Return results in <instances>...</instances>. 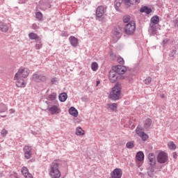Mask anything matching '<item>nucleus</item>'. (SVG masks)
<instances>
[{
    "label": "nucleus",
    "mask_w": 178,
    "mask_h": 178,
    "mask_svg": "<svg viewBox=\"0 0 178 178\" xmlns=\"http://www.w3.org/2000/svg\"><path fill=\"white\" fill-rule=\"evenodd\" d=\"M49 175L51 178H60L61 173L59 170V161L56 160L50 164Z\"/></svg>",
    "instance_id": "f257e3e1"
},
{
    "label": "nucleus",
    "mask_w": 178,
    "mask_h": 178,
    "mask_svg": "<svg viewBox=\"0 0 178 178\" xmlns=\"http://www.w3.org/2000/svg\"><path fill=\"white\" fill-rule=\"evenodd\" d=\"M122 94V86L119 83H116L112 88L110 92V99L111 101H118L120 99V95Z\"/></svg>",
    "instance_id": "f03ea898"
},
{
    "label": "nucleus",
    "mask_w": 178,
    "mask_h": 178,
    "mask_svg": "<svg viewBox=\"0 0 178 178\" xmlns=\"http://www.w3.org/2000/svg\"><path fill=\"white\" fill-rule=\"evenodd\" d=\"M124 31L127 35H133L134 31H136V22L131 21L126 24L124 27Z\"/></svg>",
    "instance_id": "7ed1b4c3"
},
{
    "label": "nucleus",
    "mask_w": 178,
    "mask_h": 178,
    "mask_svg": "<svg viewBox=\"0 0 178 178\" xmlns=\"http://www.w3.org/2000/svg\"><path fill=\"white\" fill-rule=\"evenodd\" d=\"M29 74H30V70L26 67H20L17 72L15 74V79H26V77H29Z\"/></svg>",
    "instance_id": "20e7f679"
},
{
    "label": "nucleus",
    "mask_w": 178,
    "mask_h": 178,
    "mask_svg": "<svg viewBox=\"0 0 178 178\" xmlns=\"http://www.w3.org/2000/svg\"><path fill=\"white\" fill-rule=\"evenodd\" d=\"M136 133L143 141H147V140H148V135L144 132V129L140 126L137 127L136 129Z\"/></svg>",
    "instance_id": "39448f33"
},
{
    "label": "nucleus",
    "mask_w": 178,
    "mask_h": 178,
    "mask_svg": "<svg viewBox=\"0 0 178 178\" xmlns=\"http://www.w3.org/2000/svg\"><path fill=\"white\" fill-rule=\"evenodd\" d=\"M169 157L168 156V154H166L165 152H159L157 156V161L159 163H166Z\"/></svg>",
    "instance_id": "423d86ee"
},
{
    "label": "nucleus",
    "mask_w": 178,
    "mask_h": 178,
    "mask_svg": "<svg viewBox=\"0 0 178 178\" xmlns=\"http://www.w3.org/2000/svg\"><path fill=\"white\" fill-rule=\"evenodd\" d=\"M32 79L36 83H41V81H47V76L42 74L35 73L32 75Z\"/></svg>",
    "instance_id": "0eeeda50"
},
{
    "label": "nucleus",
    "mask_w": 178,
    "mask_h": 178,
    "mask_svg": "<svg viewBox=\"0 0 178 178\" xmlns=\"http://www.w3.org/2000/svg\"><path fill=\"white\" fill-rule=\"evenodd\" d=\"M113 70L117 74H124L125 72H127V68L125 66L116 65L113 67Z\"/></svg>",
    "instance_id": "6e6552de"
},
{
    "label": "nucleus",
    "mask_w": 178,
    "mask_h": 178,
    "mask_svg": "<svg viewBox=\"0 0 178 178\" xmlns=\"http://www.w3.org/2000/svg\"><path fill=\"white\" fill-rule=\"evenodd\" d=\"M24 158L26 159H30V158H31V155H32V148L31 146L29 145H25L24 147Z\"/></svg>",
    "instance_id": "1a4fd4ad"
},
{
    "label": "nucleus",
    "mask_w": 178,
    "mask_h": 178,
    "mask_svg": "<svg viewBox=\"0 0 178 178\" xmlns=\"http://www.w3.org/2000/svg\"><path fill=\"white\" fill-rule=\"evenodd\" d=\"M48 111L51 113V115H58V113H60V112H62L60 108H59L58 106L56 105H53L51 107H49Z\"/></svg>",
    "instance_id": "9d476101"
},
{
    "label": "nucleus",
    "mask_w": 178,
    "mask_h": 178,
    "mask_svg": "<svg viewBox=\"0 0 178 178\" xmlns=\"http://www.w3.org/2000/svg\"><path fill=\"white\" fill-rule=\"evenodd\" d=\"M122 175H123V171L120 168H115L111 172V178H122Z\"/></svg>",
    "instance_id": "9b49d317"
},
{
    "label": "nucleus",
    "mask_w": 178,
    "mask_h": 178,
    "mask_svg": "<svg viewBox=\"0 0 178 178\" xmlns=\"http://www.w3.org/2000/svg\"><path fill=\"white\" fill-rule=\"evenodd\" d=\"M149 164L152 168H154L156 163V159H155V155L154 153H149L148 156Z\"/></svg>",
    "instance_id": "f8f14e48"
},
{
    "label": "nucleus",
    "mask_w": 178,
    "mask_h": 178,
    "mask_svg": "<svg viewBox=\"0 0 178 178\" xmlns=\"http://www.w3.org/2000/svg\"><path fill=\"white\" fill-rule=\"evenodd\" d=\"M118 74L115 71H111L108 74V78L111 81V83H115L116 80H118Z\"/></svg>",
    "instance_id": "ddd939ff"
},
{
    "label": "nucleus",
    "mask_w": 178,
    "mask_h": 178,
    "mask_svg": "<svg viewBox=\"0 0 178 178\" xmlns=\"http://www.w3.org/2000/svg\"><path fill=\"white\" fill-rule=\"evenodd\" d=\"M14 80H17V87H26V83H24V79H23V78H16V75H15Z\"/></svg>",
    "instance_id": "4468645a"
},
{
    "label": "nucleus",
    "mask_w": 178,
    "mask_h": 178,
    "mask_svg": "<svg viewBox=\"0 0 178 178\" xmlns=\"http://www.w3.org/2000/svg\"><path fill=\"white\" fill-rule=\"evenodd\" d=\"M122 2H124V5L127 6V8H129V6H131V5H137L140 0H122Z\"/></svg>",
    "instance_id": "2eb2a0df"
},
{
    "label": "nucleus",
    "mask_w": 178,
    "mask_h": 178,
    "mask_svg": "<svg viewBox=\"0 0 178 178\" xmlns=\"http://www.w3.org/2000/svg\"><path fill=\"white\" fill-rule=\"evenodd\" d=\"M105 9L104 6H99L96 10V16L97 17H102L104 16V13H105Z\"/></svg>",
    "instance_id": "dca6fc26"
},
{
    "label": "nucleus",
    "mask_w": 178,
    "mask_h": 178,
    "mask_svg": "<svg viewBox=\"0 0 178 178\" xmlns=\"http://www.w3.org/2000/svg\"><path fill=\"white\" fill-rule=\"evenodd\" d=\"M29 38L30 40H35L36 42H38V41H41V38L35 33H29Z\"/></svg>",
    "instance_id": "f3484780"
},
{
    "label": "nucleus",
    "mask_w": 178,
    "mask_h": 178,
    "mask_svg": "<svg viewBox=\"0 0 178 178\" xmlns=\"http://www.w3.org/2000/svg\"><path fill=\"white\" fill-rule=\"evenodd\" d=\"M148 31L150 35H155V34H156V25L154 24H149V28Z\"/></svg>",
    "instance_id": "a211bd4d"
},
{
    "label": "nucleus",
    "mask_w": 178,
    "mask_h": 178,
    "mask_svg": "<svg viewBox=\"0 0 178 178\" xmlns=\"http://www.w3.org/2000/svg\"><path fill=\"white\" fill-rule=\"evenodd\" d=\"M9 30V26H8V24L3 22H0V31H2V33H7V31Z\"/></svg>",
    "instance_id": "6ab92c4d"
},
{
    "label": "nucleus",
    "mask_w": 178,
    "mask_h": 178,
    "mask_svg": "<svg viewBox=\"0 0 178 178\" xmlns=\"http://www.w3.org/2000/svg\"><path fill=\"white\" fill-rule=\"evenodd\" d=\"M69 113L70 115H72V116H74V118H77L79 116V111H77V109L74 107H71L69 109Z\"/></svg>",
    "instance_id": "aec40b11"
},
{
    "label": "nucleus",
    "mask_w": 178,
    "mask_h": 178,
    "mask_svg": "<svg viewBox=\"0 0 178 178\" xmlns=\"http://www.w3.org/2000/svg\"><path fill=\"white\" fill-rule=\"evenodd\" d=\"M69 40L72 47H77V44H79V40H77V38H74V36H71L70 37Z\"/></svg>",
    "instance_id": "412c9836"
},
{
    "label": "nucleus",
    "mask_w": 178,
    "mask_h": 178,
    "mask_svg": "<svg viewBox=\"0 0 178 178\" xmlns=\"http://www.w3.org/2000/svg\"><path fill=\"white\" fill-rule=\"evenodd\" d=\"M140 12L141 13H146L147 15H149V13L152 12V10L147 6H143L140 8Z\"/></svg>",
    "instance_id": "4be33fe9"
},
{
    "label": "nucleus",
    "mask_w": 178,
    "mask_h": 178,
    "mask_svg": "<svg viewBox=\"0 0 178 178\" xmlns=\"http://www.w3.org/2000/svg\"><path fill=\"white\" fill-rule=\"evenodd\" d=\"M136 158L139 162H143L144 161V153L143 152H138Z\"/></svg>",
    "instance_id": "5701e85b"
},
{
    "label": "nucleus",
    "mask_w": 178,
    "mask_h": 178,
    "mask_svg": "<svg viewBox=\"0 0 178 178\" xmlns=\"http://www.w3.org/2000/svg\"><path fill=\"white\" fill-rule=\"evenodd\" d=\"M159 23V17L158 15H154L150 19V24L157 25Z\"/></svg>",
    "instance_id": "b1692460"
},
{
    "label": "nucleus",
    "mask_w": 178,
    "mask_h": 178,
    "mask_svg": "<svg viewBox=\"0 0 178 178\" xmlns=\"http://www.w3.org/2000/svg\"><path fill=\"white\" fill-rule=\"evenodd\" d=\"M152 124V120L151 119L147 118L144 122V127L145 129H151V125Z\"/></svg>",
    "instance_id": "393cba45"
},
{
    "label": "nucleus",
    "mask_w": 178,
    "mask_h": 178,
    "mask_svg": "<svg viewBox=\"0 0 178 178\" xmlns=\"http://www.w3.org/2000/svg\"><path fill=\"white\" fill-rule=\"evenodd\" d=\"M58 99L60 102H65L67 99V94L65 92L60 93L58 96Z\"/></svg>",
    "instance_id": "a878e982"
},
{
    "label": "nucleus",
    "mask_w": 178,
    "mask_h": 178,
    "mask_svg": "<svg viewBox=\"0 0 178 178\" xmlns=\"http://www.w3.org/2000/svg\"><path fill=\"white\" fill-rule=\"evenodd\" d=\"M113 34L115 37H118V38L122 37V29H120V27L115 29L113 31Z\"/></svg>",
    "instance_id": "bb28decb"
},
{
    "label": "nucleus",
    "mask_w": 178,
    "mask_h": 178,
    "mask_svg": "<svg viewBox=\"0 0 178 178\" xmlns=\"http://www.w3.org/2000/svg\"><path fill=\"white\" fill-rule=\"evenodd\" d=\"M107 106L108 109H111V111H116V109H118V104L115 103L108 104H107Z\"/></svg>",
    "instance_id": "cd10ccee"
},
{
    "label": "nucleus",
    "mask_w": 178,
    "mask_h": 178,
    "mask_svg": "<svg viewBox=\"0 0 178 178\" xmlns=\"http://www.w3.org/2000/svg\"><path fill=\"white\" fill-rule=\"evenodd\" d=\"M48 99H49V101H53L54 102H55V101H56V93L53 92V93L50 94L48 96Z\"/></svg>",
    "instance_id": "c85d7f7f"
},
{
    "label": "nucleus",
    "mask_w": 178,
    "mask_h": 178,
    "mask_svg": "<svg viewBox=\"0 0 178 178\" xmlns=\"http://www.w3.org/2000/svg\"><path fill=\"white\" fill-rule=\"evenodd\" d=\"M21 172L23 175L24 177L27 176V175L30 174V172H29V168H27L26 167H22V170H21Z\"/></svg>",
    "instance_id": "c756f323"
},
{
    "label": "nucleus",
    "mask_w": 178,
    "mask_h": 178,
    "mask_svg": "<svg viewBox=\"0 0 178 178\" xmlns=\"http://www.w3.org/2000/svg\"><path fill=\"white\" fill-rule=\"evenodd\" d=\"M76 136H84V130L81 127H78L76 130Z\"/></svg>",
    "instance_id": "7c9ffc66"
},
{
    "label": "nucleus",
    "mask_w": 178,
    "mask_h": 178,
    "mask_svg": "<svg viewBox=\"0 0 178 178\" xmlns=\"http://www.w3.org/2000/svg\"><path fill=\"white\" fill-rule=\"evenodd\" d=\"M6 111H8V106L3 104H0V113L6 112Z\"/></svg>",
    "instance_id": "2f4dec72"
},
{
    "label": "nucleus",
    "mask_w": 178,
    "mask_h": 178,
    "mask_svg": "<svg viewBox=\"0 0 178 178\" xmlns=\"http://www.w3.org/2000/svg\"><path fill=\"white\" fill-rule=\"evenodd\" d=\"M126 147L128 148V149H131L134 148V141H129L126 144Z\"/></svg>",
    "instance_id": "473e14b6"
},
{
    "label": "nucleus",
    "mask_w": 178,
    "mask_h": 178,
    "mask_svg": "<svg viewBox=\"0 0 178 178\" xmlns=\"http://www.w3.org/2000/svg\"><path fill=\"white\" fill-rule=\"evenodd\" d=\"M91 69L93 72H97L98 70V63L94 62L91 65Z\"/></svg>",
    "instance_id": "72a5a7b5"
},
{
    "label": "nucleus",
    "mask_w": 178,
    "mask_h": 178,
    "mask_svg": "<svg viewBox=\"0 0 178 178\" xmlns=\"http://www.w3.org/2000/svg\"><path fill=\"white\" fill-rule=\"evenodd\" d=\"M168 145L170 149H172V151L176 149V145L173 142L168 143Z\"/></svg>",
    "instance_id": "f704fd0d"
},
{
    "label": "nucleus",
    "mask_w": 178,
    "mask_h": 178,
    "mask_svg": "<svg viewBox=\"0 0 178 178\" xmlns=\"http://www.w3.org/2000/svg\"><path fill=\"white\" fill-rule=\"evenodd\" d=\"M154 172H155V170L154 169V167L151 166L149 170L147 172L148 176H149V177H154Z\"/></svg>",
    "instance_id": "c9c22d12"
},
{
    "label": "nucleus",
    "mask_w": 178,
    "mask_h": 178,
    "mask_svg": "<svg viewBox=\"0 0 178 178\" xmlns=\"http://www.w3.org/2000/svg\"><path fill=\"white\" fill-rule=\"evenodd\" d=\"M123 22L124 23H126L127 24L128 23H130V17L129 15H125L123 17Z\"/></svg>",
    "instance_id": "e433bc0d"
},
{
    "label": "nucleus",
    "mask_w": 178,
    "mask_h": 178,
    "mask_svg": "<svg viewBox=\"0 0 178 178\" xmlns=\"http://www.w3.org/2000/svg\"><path fill=\"white\" fill-rule=\"evenodd\" d=\"M35 17L36 19H38V20H42V13H41V12H38L35 13Z\"/></svg>",
    "instance_id": "4c0bfd02"
},
{
    "label": "nucleus",
    "mask_w": 178,
    "mask_h": 178,
    "mask_svg": "<svg viewBox=\"0 0 178 178\" xmlns=\"http://www.w3.org/2000/svg\"><path fill=\"white\" fill-rule=\"evenodd\" d=\"M143 81H144L145 84L148 86V84H149V83H151V81H152V78H151V76H148Z\"/></svg>",
    "instance_id": "58836bf2"
},
{
    "label": "nucleus",
    "mask_w": 178,
    "mask_h": 178,
    "mask_svg": "<svg viewBox=\"0 0 178 178\" xmlns=\"http://www.w3.org/2000/svg\"><path fill=\"white\" fill-rule=\"evenodd\" d=\"M36 42L38 43H37L35 46V49H41V48H42V43H41V40Z\"/></svg>",
    "instance_id": "ea45409f"
},
{
    "label": "nucleus",
    "mask_w": 178,
    "mask_h": 178,
    "mask_svg": "<svg viewBox=\"0 0 178 178\" xmlns=\"http://www.w3.org/2000/svg\"><path fill=\"white\" fill-rule=\"evenodd\" d=\"M117 61L118 63H120V65H124V60L122 57H118Z\"/></svg>",
    "instance_id": "a19ab883"
},
{
    "label": "nucleus",
    "mask_w": 178,
    "mask_h": 178,
    "mask_svg": "<svg viewBox=\"0 0 178 178\" xmlns=\"http://www.w3.org/2000/svg\"><path fill=\"white\" fill-rule=\"evenodd\" d=\"M1 134L2 136V137H5V136H6L8 134V130L3 129L1 130Z\"/></svg>",
    "instance_id": "79ce46f5"
},
{
    "label": "nucleus",
    "mask_w": 178,
    "mask_h": 178,
    "mask_svg": "<svg viewBox=\"0 0 178 178\" xmlns=\"http://www.w3.org/2000/svg\"><path fill=\"white\" fill-rule=\"evenodd\" d=\"M120 5H121L120 2L115 1V9H116V10H118L119 9V8H120Z\"/></svg>",
    "instance_id": "37998d69"
},
{
    "label": "nucleus",
    "mask_w": 178,
    "mask_h": 178,
    "mask_svg": "<svg viewBox=\"0 0 178 178\" xmlns=\"http://www.w3.org/2000/svg\"><path fill=\"white\" fill-rule=\"evenodd\" d=\"M172 23H173V25L175 26V27H178V20L177 19H174Z\"/></svg>",
    "instance_id": "c03bdc74"
},
{
    "label": "nucleus",
    "mask_w": 178,
    "mask_h": 178,
    "mask_svg": "<svg viewBox=\"0 0 178 178\" xmlns=\"http://www.w3.org/2000/svg\"><path fill=\"white\" fill-rule=\"evenodd\" d=\"M172 156H173L174 159H177V153L173 152Z\"/></svg>",
    "instance_id": "a18cd8bd"
},
{
    "label": "nucleus",
    "mask_w": 178,
    "mask_h": 178,
    "mask_svg": "<svg viewBox=\"0 0 178 178\" xmlns=\"http://www.w3.org/2000/svg\"><path fill=\"white\" fill-rule=\"evenodd\" d=\"M25 178H33V175L31 174H28L24 176Z\"/></svg>",
    "instance_id": "49530a36"
},
{
    "label": "nucleus",
    "mask_w": 178,
    "mask_h": 178,
    "mask_svg": "<svg viewBox=\"0 0 178 178\" xmlns=\"http://www.w3.org/2000/svg\"><path fill=\"white\" fill-rule=\"evenodd\" d=\"M110 56H111V59H115V56L113 54V53H111Z\"/></svg>",
    "instance_id": "de8ad7c7"
},
{
    "label": "nucleus",
    "mask_w": 178,
    "mask_h": 178,
    "mask_svg": "<svg viewBox=\"0 0 178 178\" xmlns=\"http://www.w3.org/2000/svg\"><path fill=\"white\" fill-rule=\"evenodd\" d=\"M55 81H56V79L53 78V79H51V83H52V84H54V83H55Z\"/></svg>",
    "instance_id": "09e8293b"
},
{
    "label": "nucleus",
    "mask_w": 178,
    "mask_h": 178,
    "mask_svg": "<svg viewBox=\"0 0 178 178\" xmlns=\"http://www.w3.org/2000/svg\"><path fill=\"white\" fill-rule=\"evenodd\" d=\"M167 43H168V40H163V45H165V44H167Z\"/></svg>",
    "instance_id": "8fccbe9b"
},
{
    "label": "nucleus",
    "mask_w": 178,
    "mask_h": 178,
    "mask_svg": "<svg viewBox=\"0 0 178 178\" xmlns=\"http://www.w3.org/2000/svg\"><path fill=\"white\" fill-rule=\"evenodd\" d=\"M97 84H96V86H99V83H101V81H97Z\"/></svg>",
    "instance_id": "3c124183"
},
{
    "label": "nucleus",
    "mask_w": 178,
    "mask_h": 178,
    "mask_svg": "<svg viewBox=\"0 0 178 178\" xmlns=\"http://www.w3.org/2000/svg\"><path fill=\"white\" fill-rule=\"evenodd\" d=\"M161 98H165V95H161Z\"/></svg>",
    "instance_id": "603ef678"
},
{
    "label": "nucleus",
    "mask_w": 178,
    "mask_h": 178,
    "mask_svg": "<svg viewBox=\"0 0 178 178\" xmlns=\"http://www.w3.org/2000/svg\"><path fill=\"white\" fill-rule=\"evenodd\" d=\"M36 26H37L36 24H33V28H35V27H36Z\"/></svg>",
    "instance_id": "864d4df0"
},
{
    "label": "nucleus",
    "mask_w": 178,
    "mask_h": 178,
    "mask_svg": "<svg viewBox=\"0 0 178 178\" xmlns=\"http://www.w3.org/2000/svg\"><path fill=\"white\" fill-rule=\"evenodd\" d=\"M6 115H1V118H6Z\"/></svg>",
    "instance_id": "5fc2aeb1"
}]
</instances>
